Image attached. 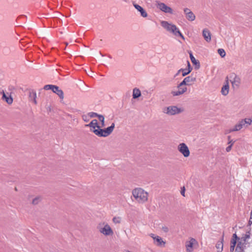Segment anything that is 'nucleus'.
Listing matches in <instances>:
<instances>
[{
	"mask_svg": "<svg viewBox=\"0 0 252 252\" xmlns=\"http://www.w3.org/2000/svg\"><path fill=\"white\" fill-rule=\"evenodd\" d=\"M229 88V85L228 83H227L226 84H225L222 87L221 91V94L223 95H226L228 94Z\"/></svg>",
	"mask_w": 252,
	"mask_h": 252,
	"instance_id": "5701e85b",
	"label": "nucleus"
},
{
	"mask_svg": "<svg viewBox=\"0 0 252 252\" xmlns=\"http://www.w3.org/2000/svg\"><path fill=\"white\" fill-rule=\"evenodd\" d=\"M250 238V233L247 232L240 240L241 241L245 244L246 241Z\"/></svg>",
	"mask_w": 252,
	"mask_h": 252,
	"instance_id": "393cba45",
	"label": "nucleus"
},
{
	"mask_svg": "<svg viewBox=\"0 0 252 252\" xmlns=\"http://www.w3.org/2000/svg\"><path fill=\"white\" fill-rule=\"evenodd\" d=\"M184 14L186 15L192 16L194 15L193 13H192V12L190 10V9H189L188 8H184Z\"/></svg>",
	"mask_w": 252,
	"mask_h": 252,
	"instance_id": "bb28decb",
	"label": "nucleus"
},
{
	"mask_svg": "<svg viewBox=\"0 0 252 252\" xmlns=\"http://www.w3.org/2000/svg\"><path fill=\"white\" fill-rule=\"evenodd\" d=\"M126 252H131L129 251H127Z\"/></svg>",
	"mask_w": 252,
	"mask_h": 252,
	"instance_id": "49530a36",
	"label": "nucleus"
},
{
	"mask_svg": "<svg viewBox=\"0 0 252 252\" xmlns=\"http://www.w3.org/2000/svg\"><path fill=\"white\" fill-rule=\"evenodd\" d=\"M141 95L140 91L137 88H134L133 90V98H137Z\"/></svg>",
	"mask_w": 252,
	"mask_h": 252,
	"instance_id": "b1692460",
	"label": "nucleus"
},
{
	"mask_svg": "<svg viewBox=\"0 0 252 252\" xmlns=\"http://www.w3.org/2000/svg\"><path fill=\"white\" fill-rule=\"evenodd\" d=\"M238 241H236L234 239H231L230 240V246L235 247L236 246V244H237Z\"/></svg>",
	"mask_w": 252,
	"mask_h": 252,
	"instance_id": "473e14b6",
	"label": "nucleus"
},
{
	"mask_svg": "<svg viewBox=\"0 0 252 252\" xmlns=\"http://www.w3.org/2000/svg\"><path fill=\"white\" fill-rule=\"evenodd\" d=\"M177 90H173L171 91V94L174 96H179L184 94L187 90V87L184 85H181V82L178 85Z\"/></svg>",
	"mask_w": 252,
	"mask_h": 252,
	"instance_id": "6e6552de",
	"label": "nucleus"
},
{
	"mask_svg": "<svg viewBox=\"0 0 252 252\" xmlns=\"http://www.w3.org/2000/svg\"><path fill=\"white\" fill-rule=\"evenodd\" d=\"M183 111V110L181 108L177 107L176 106H170L165 108L163 112L169 115H174L180 113Z\"/></svg>",
	"mask_w": 252,
	"mask_h": 252,
	"instance_id": "0eeeda50",
	"label": "nucleus"
},
{
	"mask_svg": "<svg viewBox=\"0 0 252 252\" xmlns=\"http://www.w3.org/2000/svg\"><path fill=\"white\" fill-rule=\"evenodd\" d=\"M198 242L197 241L192 238L189 239V240L186 242V249L187 252H193V247L197 245Z\"/></svg>",
	"mask_w": 252,
	"mask_h": 252,
	"instance_id": "9d476101",
	"label": "nucleus"
},
{
	"mask_svg": "<svg viewBox=\"0 0 252 252\" xmlns=\"http://www.w3.org/2000/svg\"><path fill=\"white\" fill-rule=\"evenodd\" d=\"M54 86L53 85H46L44 86V89L45 90H52Z\"/></svg>",
	"mask_w": 252,
	"mask_h": 252,
	"instance_id": "7c9ffc66",
	"label": "nucleus"
},
{
	"mask_svg": "<svg viewBox=\"0 0 252 252\" xmlns=\"http://www.w3.org/2000/svg\"><path fill=\"white\" fill-rule=\"evenodd\" d=\"M230 81L234 88H237L241 83V79L240 77L237 76L235 74H232L231 75Z\"/></svg>",
	"mask_w": 252,
	"mask_h": 252,
	"instance_id": "f8f14e48",
	"label": "nucleus"
},
{
	"mask_svg": "<svg viewBox=\"0 0 252 252\" xmlns=\"http://www.w3.org/2000/svg\"><path fill=\"white\" fill-rule=\"evenodd\" d=\"M29 98L30 100L32 101L35 104H37L36 98V93L34 91H31L29 93Z\"/></svg>",
	"mask_w": 252,
	"mask_h": 252,
	"instance_id": "6ab92c4d",
	"label": "nucleus"
},
{
	"mask_svg": "<svg viewBox=\"0 0 252 252\" xmlns=\"http://www.w3.org/2000/svg\"><path fill=\"white\" fill-rule=\"evenodd\" d=\"M86 126L91 128V130L96 135L101 137H106L110 135L115 127L114 123H112L111 126L105 129H101L99 126L98 125L97 121L94 119L87 125Z\"/></svg>",
	"mask_w": 252,
	"mask_h": 252,
	"instance_id": "f257e3e1",
	"label": "nucleus"
},
{
	"mask_svg": "<svg viewBox=\"0 0 252 252\" xmlns=\"http://www.w3.org/2000/svg\"><path fill=\"white\" fill-rule=\"evenodd\" d=\"M181 194H182V195H183V196H185V191H184V190H182V191H181Z\"/></svg>",
	"mask_w": 252,
	"mask_h": 252,
	"instance_id": "79ce46f5",
	"label": "nucleus"
},
{
	"mask_svg": "<svg viewBox=\"0 0 252 252\" xmlns=\"http://www.w3.org/2000/svg\"><path fill=\"white\" fill-rule=\"evenodd\" d=\"M2 98L4 99L8 104H11L13 102V98L11 96L8 94H5L4 92H2Z\"/></svg>",
	"mask_w": 252,
	"mask_h": 252,
	"instance_id": "f3484780",
	"label": "nucleus"
},
{
	"mask_svg": "<svg viewBox=\"0 0 252 252\" xmlns=\"http://www.w3.org/2000/svg\"><path fill=\"white\" fill-rule=\"evenodd\" d=\"M195 17H188V20L193 21L195 20Z\"/></svg>",
	"mask_w": 252,
	"mask_h": 252,
	"instance_id": "58836bf2",
	"label": "nucleus"
},
{
	"mask_svg": "<svg viewBox=\"0 0 252 252\" xmlns=\"http://www.w3.org/2000/svg\"><path fill=\"white\" fill-rule=\"evenodd\" d=\"M178 150L185 157L187 158L189 157L190 152L188 147L185 143H182L179 144L178 146Z\"/></svg>",
	"mask_w": 252,
	"mask_h": 252,
	"instance_id": "1a4fd4ad",
	"label": "nucleus"
},
{
	"mask_svg": "<svg viewBox=\"0 0 252 252\" xmlns=\"http://www.w3.org/2000/svg\"><path fill=\"white\" fill-rule=\"evenodd\" d=\"M180 72H179V70H178V72H177V73L175 75L174 77H176L177 76H178V75L180 74Z\"/></svg>",
	"mask_w": 252,
	"mask_h": 252,
	"instance_id": "a19ab883",
	"label": "nucleus"
},
{
	"mask_svg": "<svg viewBox=\"0 0 252 252\" xmlns=\"http://www.w3.org/2000/svg\"><path fill=\"white\" fill-rule=\"evenodd\" d=\"M223 237L224 236L222 235L221 239L220 241H218L216 245V248L217 250V252H222L223 248Z\"/></svg>",
	"mask_w": 252,
	"mask_h": 252,
	"instance_id": "4468645a",
	"label": "nucleus"
},
{
	"mask_svg": "<svg viewBox=\"0 0 252 252\" xmlns=\"http://www.w3.org/2000/svg\"><path fill=\"white\" fill-rule=\"evenodd\" d=\"M189 57L192 63L195 65L196 67L198 68L200 67L199 62L195 59L191 52L189 53Z\"/></svg>",
	"mask_w": 252,
	"mask_h": 252,
	"instance_id": "412c9836",
	"label": "nucleus"
},
{
	"mask_svg": "<svg viewBox=\"0 0 252 252\" xmlns=\"http://www.w3.org/2000/svg\"><path fill=\"white\" fill-rule=\"evenodd\" d=\"M88 114L90 118H94L95 117H98V116H99L98 114H97V113H94V112H90V113H89Z\"/></svg>",
	"mask_w": 252,
	"mask_h": 252,
	"instance_id": "2f4dec72",
	"label": "nucleus"
},
{
	"mask_svg": "<svg viewBox=\"0 0 252 252\" xmlns=\"http://www.w3.org/2000/svg\"><path fill=\"white\" fill-rule=\"evenodd\" d=\"M233 145V143H232V144L231 145H230L229 146H228L226 148V151L227 152H229V151H230V150H231V147H232V146Z\"/></svg>",
	"mask_w": 252,
	"mask_h": 252,
	"instance_id": "4c0bfd02",
	"label": "nucleus"
},
{
	"mask_svg": "<svg viewBox=\"0 0 252 252\" xmlns=\"http://www.w3.org/2000/svg\"><path fill=\"white\" fill-rule=\"evenodd\" d=\"M202 35L205 40L209 42L211 41V36L210 32L207 29H204L202 32Z\"/></svg>",
	"mask_w": 252,
	"mask_h": 252,
	"instance_id": "a211bd4d",
	"label": "nucleus"
},
{
	"mask_svg": "<svg viewBox=\"0 0 252 252\" xmlns=\"http://www.w3.org/2000/svg\"><path fill=\"white\" fill-rule=\"evenodd\" d=\"M157 6L161 11L165 12V13L175 15L176 13L174 12L173 10L170 7L168 6L165 3L157 1Z\"/></svg>",
	"mask_w": 252,
	"mask_h": 252,
	"instance_id": "423d86ee",
	"label": "nucleus"
},
{
	"mask_svg": "<svg viewBox=\"0 0 252 252\" xmlns=\"http://www.w3.org/2000/svg\"><path fill=\"white\" fill-rule=\"evenodd\" d=\"M9 52V49L8 48L4 47L3 49V53L5 54H7Z\"/></svg>",
	"mask_w": 252,
	"mask_h": 252,
	"instance_id": "e433bc0d",
	"label": "nucleus"
},
{
	"mask_svg": "<svg viewBox=\"0 0 252 252\" xmlns=\"http://www.w3.org/2000/svg\"><path fill=\"white\" fill-rule=\"evenodd\" d=\"M196 81L195 77H194L192 76H189L186 77L184 78V79L181 82V85H191L193 82Z\"/></svg>",
	"mask_w": 252,
	"mask_h": 252,
	"instance_id": "ddd939ff",
	"label": "nucleus"
},
{
	"mask_svg": "<svg viewBox=\"0 0 252 252\" xmlns=\"http://www.w3.org/2000/svg\"><path fill=\"white\" fill-rule=\"evenodd\" d=\"M41 198L39 196H37L32 200V203L34 205L37 204L40 201Z\"/></svg>",
	"mask_w": 252,
	"mask_h": 252,
	"instance_id": "c756f323",
	"label": "nucleus"
},
{
	"mask_svg": "<svg viewBox=\"0 0 252 252\" xmlns=\"http://www.w3.org/2000/svg\"><path fill=\"white\" fill-rule=\"evenodd\" d=\"M235 248V247H234L230 246V252H233L234 251Z\"/></svg>",
	"mask_w": 252,
	"mask_h": 252,
	"instance_id": "ea45409f",
	"label": "nucleus"
},
{
	"mask_svg": "<svg viewBox=\"0 0 252 252\" xmlns=\"http://www.w3.org/2000/svg\"><path fill=\"white\" fill-rule=\"evenodd\" d=\"M251 220H252V211H251Z\"/></svg>",
	"mask_w": 252,
	"mask_h": 252,
	"instance_id": "a18cd8bd",
	"label": "nucleus"
},
{
	"mask_svg": "<svg viewBox=\"0 0 252 252\" xmlns=\"http://www.w3.org/2000/svg\"><path fill=\"white\" fill-rule=\"evenodd\" d=\"M134 7L140 12L141 16H147V14L144 9L140 5L137 4H134Z\"/></svg>",
	"mask_w": 252,
	"mask_h": 252,
	"instance_id": "4be33fe9",
	"label": "nucleus"
},
{
	"mask_svg": "<svg viewBox=\"0 0 252 252\" xmlns=\"http://www.w3.org/2000/svg\"><path fill=\"white\" fill-rule=\"evenodd\" d=\"M97 228L100 233L106 236H112L114 234L113 230L110 226L105 221L99 222L97 225Z\"/></svg>",
	"mask_w": 252,
	"mask_h": 252,
	"instance_id": "20e7f679",
	"label": "nucleus"
},
{
	"mask_svg": "<svg viewBox=\"0 0 252 252\" xmlns=\"http://www.w3.org/2000/svg\"><path fill=\"white\" fill-rule=\"evenodd\" d=\"M249 222L251 223H252V220H251V218H250Z\"/></svg>",
	"mask_w": 252,
	"mask_h": 252,
	"instance_id": "c03bdc74",
	"label": "nucleus"
},
{
	"mask_svg": "<svg viewBox=\"0 0 252 252\" xmlns=\"http://www.w3.org/2000/svg\"><path fill=\"white\" fill-rule=\"evenodd\" d=\"M245 249V243L240 240L238 241L237 244L236 246L235 252H244Z\"/></svg>",
	"mask_w": 252,
	"mask_h": 252,
	"instance_id": "2eb2a0df",
	"label": "nucleus"
},
{
	"mask_svg": "<svg viewBox=\"0 0 252 252\" xmlns=\"http://www.w3.org/2000/svg\"><path fill=\"white\" fill-rule=\"evenodd\" d=\"M150 236L153 239L154 244L155 245L160 247H163L165 246V242L160 237L153 233L150 234Z\"/></svg>",
	"mask_w": 252,
	"mask_h": 252,
	"instance_id": "9b49d317",
	"label": "nucleus"
},
{
	"mask_svg": "<svg viewBox=\"0 0 252 252\" xmlns=\"http://www.w3.org/2000/svg\"><path fill=\"white\" fill-rule=\"evenodd\" d=\"M132 195L139 203H144L148 198V193L142 188H136L132 191Z\"/></svg>",
	"mask_w": 252,
	"mask_h": 252,
	"instance_id": "7ed1b4c3",
	"label": "nucleus"
},
{
	"mask_svg": "<svg viewBox=\"0 0 252 252\" xmlns=\"http://www.w3.org/2000/svg\"><path fill=\"white\" fill-rule=\"evenodd\" d=\"M232 143H233V144L234 143V142L232 141V140H231V141H230L228 142V144L231 145V144H232Z\"/></svg>",
	"mask_w": 252,
	"mask_h": 252,
	"instance_id": "37998d69",
	"label": "nucleus"
},
{
	"mask_svg": "<svg viewBox=\"0 0 252 252\" xmlns=\"http://www.w3.org/2000/svg\"><path fill=\"white\" fill-rule=\"evenodd\" d=\"M89 117L88 115H84L82 116V119L85 122H88L89 120Z\"/></svg>",
	"mask_w": 252,
	"mask_h": 252,
	"instance_id": "c9c22d12",
	"label": "nucleus"
},
{
	"mask_svg": "<svg viewBox=\"0 0 252 252\" xmlns=\"http://www.w3.org/2000/svg\"><path fill=\"white\" fill-rule=\"evenodd\" d=\"M218 53L222 58L224 57L225 56V52L223 49H219L218 50Z\"/></svg>",
	"mask_w": 252,
	"mask_h": 252,
	"instance_id": "cd10ccee",
	"label": "nucleus"
},
{
	"mask_svg": "<svg viewBox=\"0 0 252 252\" xmlns=\"http://www.w3.org/2000/svg\"><path fill=\"white\" fill-rule=\"evenodd\" d=\"M188 67H189V68L187 69H180L179 70V72H182V76H185L186 75H188V74H189L191 71V68L190 67V63L189 62H188Z\"/></svg>",
	"mask_w": 252,
	"mask_h": 252,
	"instance_id": "aec40b11",
	"label": "nucleus"
},
{
	"mask_svg": "<svg viewBox=\"0 0 252 252\" xmlns=\"http://www.w3.org/2000/svg\"><path fill=\"white\" fill-rule=\"evenodd\" d=\"M113 222L115 224L120 223L121 222V219L120 217H114L113 218Z\"/></svg>",
	"mask_w": 252,
	"mask_h": 252,
	"instance_id": "c85d7f7f",
	"label": "nucleus"
},
{
	"mask_svg": "<svg viewBox=\"0 0 252 252\" xmlns=\"http://www.w3.org/2000/svg\"><path fill=\"white\" fill-rule=\"evenodd\" d=\"M160 24L162 27L172 36L175 37H181L182 39H185L184 36L180 31L179 28L172 23L161 21Z\"/></svg>",
	"mask_w": 252,
	"mask_h": 252,
	"instance_id": "f03ea898",
	"label": "nucleus"
},
{
	"mask_svg": "<svg viewBox=\"0 0 252 252\" xmlns=\"http://www.w3.org/2000/svg\"><path fill=\"white\" fill-rule=\"evenodd\" d=\"M52 91L53 93L56 94L60 98L62 99L63 98V93L58 86L54 85Z\"/></svg>",
	"mask_w": 252,
	"mask_h": 252,
	"instance_id": "dca6fc26",
	"label": "nucleus"
},
{
	"mask_svg": "<svg viewBox=\"0 0 252 252\" xmlns=\"http://www.w3.org/2000/svg\"><path fill=\"white\" fill-rule=\"evenodd\" d=\"M252 123V120L251 119L247 118L242 119L240 120L233 128L230 129L229 132L238 131L243 128H247L248 126L251 125Z\"/></svg>",
	"mask_w": 252,
	"mask_h": 252,
	"instance_id": "39448f33",
	"label": "nucleus"
},
{
	"mask_svg": "<svg viewBox=\"0 0 252 252\" xmlns=\"http://www.w3.org/2000/svg\"><path fill=\"white\" fill-rule=\"evenodd\" d=\"M231 239H234V240H235L236 241H240V240L241 239V238H240L239 237H238L236 234V233H234L233 234L232 236V238Z\"/></svg>",
	"mask_w": 252,
	"mask_h": 252,
	"instance_id": "f704fd0d",
	"label": "nucleus"
},
{
	"mask_svg": "<svg viewBox=\"0 0 252 252\" xmlns=\"http://www.w3.org/2000/svg\"><path fill=\"white\" fill-rule=\"evenodd\" d=\"M161 229H162V230L163 232H165V233L168 232V231H169V228H168V227L167 226H166V225H163V226H162V227H161Z\"/></svg>",
	"mask_w": 252,
	"mask_h": 252,
	"instance_id": "72a5a7b5",
	"label": "nucleus"
},
{
	"mask_svg": "<svg viewBox=\"0 0 252 252\" xmlns=\"http://www.w3.org/2000/svg\"><path fill=\"white\" fill-rule=\"evenodd\" d=\"M98 119L101 122V124L99 126L100 128L104 127L105 126L104 116L101 115H99V116H98Z\"/></svg>",
	"mask_w": 252,
	"mask_h": 252,
	"instance_id": "a878e982",
	"label": "nucleus"
}]
</instances>
